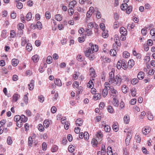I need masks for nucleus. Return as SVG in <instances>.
Listing matches in <instances>:
<instances>
[{"instance_id":"obj_58","label":"nucleus","mask_w":155,"mask_h":155,"mask_svg":"<svg viewBox=\"0 0 155 155\" xmlns=\"http://www.w3.org/2000/svg\"><path fill=\"white\" fill-rule=\"evenodd\" d=\"M73 86L74 88H77L79 86V82L76 81L74 82L73 84Z\"/></svg>"},{"instance_id":"obj_27","label":"nucleus","mask_w":155,"mask_h":155,"mask_svg":"<svg viewBox=\"0 0 155 155\" xmlns=\"http://www.w3.org/2000/svg\"><path fill=\"white\" fill-rule=\"evenodd\" d=\"M27 42L26 38L25 37H22L21 39V45L22 46H24Z\"/></svg>"},{"instance_id":"obj_48","label":"nucleus","mask_w":155,"mask_h":155,"mask_svg":"<svg viewBox=\"0 0 155 155\" xmlns=\"http://www.w3.org/2000/svg\"><path fill=\"white\" fill-rule=\"evenodd\" d=\"M113 98L114 101V102L113 103V104L115 106H117L118 105V101L117 100V97H114V98Z\"/></svg>"},{"instance_id":"obj_29","label":"nucleus","mask_w":155,"mask_h":155,"mask_svg":"<svg viewBox=\"0 0 155 155\" xmlns=\"http://www.w3.org/2000/svg\"><path fill=\"white\" fill-rule=\"evenodd\" d=\"M33 143V139L31 137H30L28 138V146H29L30 147H31L32 146Z\"/></svg>"},{"instance_id":"obj_14","label":"nucleus","mask_w":155,"mask_h":155,"mask_svg":"<svg viewBox=\"0 0 155 155\" xmlns=\"http://www.w3.org/2000/svg\"><path fill=\"white\" fill-rule=\"evenodd\" d=\"M150 130V129L148 127H144L142 130V132L144 135H146L149 133Z\"/></svg>"},{"instance_id":"obj_2","label":"nucleus","mask_w":155,"mask_h":155,"mask_svg":"<svg viewBox=\"0 0 155 155\" xmlns=\"http://www.w3.org/2000/svg\"><path fill=\"white\" fill-rule=\"evenodd\" d=\"M120 8L123 10H127L126 13L128 14H130L132 10V7L131 6L128 7L127 4L126 3L121 4Z\"/></svg>"},{"instance_id":"obj_39","label":"nucleus","mask_w":155,"mask_h":155,"mask_svg":"<svg viewBox=\"0 0 155 155\" xmlns=\"http://www.w3.org/2000/svg\"><path fill=\"white\" fill-rule=\"evenodd\" d=\"M84 139L86 140H87L89 138V134L87 132H85L84 134Z\"/></svg>"},{"instance_id":"obj_17","label":"nucleus","mask_w":155,"mask_h":155,"mask_svg":"<svg viewBox=\"0 0 155 155\" xmlns=\"http://www.w3.org/2000/svg\"><path fill=\"white\" fill-rule=\"evenodd\" d=\"M134 61L133 59H130L128 62V67L131 69L134 65Z\"/></svg>"},{"instance_id":"obj_22","label":"nucleus","mask_w":155,"mask_h":155,"mask_svg":"<svg viewBox=\"0 0 155 155\" xmlns=\"http://www.w3.org/2000/svg\"><path fill=\"white\" fill-rule=\"evenodd\" d=\"M89 72L90 73V74L91 77H93V78H94L95 77V73L94 69L93 68L91 67L90 68Z\"/></svg>"},{"instance_id":"obj_7","label":"nucleus","mask_w":155,"mask_h":155,"mask_svg":"<svg viewBox=\"0 0 155 155\" xmlns=\"http://www.w3.org/2000/svg\"><path fill=\"white\" fill-rule=\"evenodd\" d=\"M96 139L98 140V141L100 143L102 140L103 134L101 130H98L96 134Z\"/></svg>"},{"instance_id":"obj_13","label":"nucleus","mask_w":155,"mask_h":155,"mask_svg":"<svg viewBox=\"0 0 155 155\" xmlns=\"http://www.w3.org/2000/svg\"><path fill=\"white\" fill-rule=\"evenodd\" d=\"M120 34L123 36H126L127 35V30L124 27H121L120 29Z\"/></svg>"},{"instance_id":"obj_49","label":"nucleus","mask_w":155,"mask_h":155,"mask_svg":"<svg viewBox=\"0 0 155 155\" xmlns=\"http://www.w3.org/2000/svg\"><path fill=\"white\" fill-rule=\"evenodd\" d=\"M79 14L78 12H75L74 15V20H78L79 19Z\"/></svg>"},{"instance_id":"obj_9","label":"nucleus","mask_w":155,"mask_h":155,"mask_svg":"<svg viewBox=\"0 0 155 155\" xmlns=\"http://www.w3.org/2000/svg\"><path fill=\"white\" fill-rule=\"evenodd\" d=\"M127 136L125 140L126 144L127 145H129L130 140L131 138L132 133L130 132H128L127 133Z\"/></svg>"},{"instance_id":"obj_23","label":"nucleus","mask_w":155,"mask_h":155,"mask_svg":"<svg viewBox=\"0 0 155 155\" xmlns=\"http://www.w3.org/2000/svg\"><path fill=\"white\" fill-rule=\"evenodd\" d=\"M144 74L143 72L140 71L137 74V77L140 80L143 79L144 77Z\"/></svg>"},{"instance_id":"obj_19","label":"nucleus","mask_w":155,"mask_h":155,"mask_svg":"<svg viewBox=\"0 0 155 155\" xmlns=\"http://www.w3.org/2000/svg\"><path fill=\"white\" fill-rule=\"evenodd\" d=\"M150 33L152 35V38L153 41H155V29L153 28L151 30Z\"/></svg>"},{"instance_id":"obj_60","label":"nucleus","mask_w":155,"mask_h":155,"mask_svg":"<svg viewBox=\"0 0 155 155\" xmlns=\"http://www.w3.org/2000/svg\"><path fill=\"white\" fill-rule=\"evenodd\" d=\"M74 147L70 145L68 147V151L71 153H72L74 151Z\"/></svg>"},{"instance_id":"obj_52","label":"nucleus","mask_w":155,"mask_h":155,"mask_svg":"<svg viewBox=\"0 0 155 155\" xmlns=\"http://www.w3.org/2000/svg\"><path fill=\"white\" fill-rule=\"evenodd\" d=\"M58 147L56 145H54L52 148L51 151L53 152H56L58 150Z\"/></svg>"},{"instance_id":"obj_56","label":"nucleus","mask_w":155,"mask_h":155,"mask_svg":"<svg viewBox=\"0 0 155 155\" xmlns=\"http://www.w3.org/2000/svg\"><path fill=\"white\" fill-rule=\"evenodd\" d=\"M103 31V32L102 33V36L104 38H106L108 36V35L107 33V32L106 31H105V30Z\"/></svg>"},{"instance_id":"obj_34","label":"nucleus","mask_w":155,"mask_h":155,"mask_svg":"<svg viewBox=\"0 0 155 155\" xmlns=\"http://www.w3.org/2000/svg\"><path fill=\"white\" fill-rule=\"evenodd\" d=\"M26 19L28 21H30L32 18V14L31 12L28 13L26 15Z\"/></svg>"},{"instance_id":"obj_20","label":"nucleus","mask_w":155,"mask_h":155,"mask_svg":"<svg viewBox=\"0 0 155 155\" xmlns=\"http://www.w3.org/2000/svg\"><path fill=\"white\" fill-rule=\"evenodd\" d=\"M20 121H22V123L26 122L28 120V118L24 115H21L20 116Z\"/></svg>"},{"instance_id":"obj_50","label":"nucleus","mask_w":155,"mask_h":155,"mask_svg":"<svg viewBox=\"0 0 155 155\" xmlns=\"http://www.w3.org/2000/svg\"><path fill=\"white\" fill-rule=\"evenodd\" d=\"M144 60L145 63H147L150 61V58L149 56H146L145 57Z\"/></svg>"},{"instance_id":"obj_41","label":"nucleus","mask_w":155,"mask_h":155,"mask_svg":"<svg viewBox=\"0 0 155 155\" xmlns=\"http://www.w3.org/2000/svg\"><path fill=\"white\" fill-rule=\"evenodd\" d=\"M52 57L51 56H48L46 60L48 64H50L52 62Z\"/></svg>"},{"instance_id":"obj_26","label":"nucleus","mask_w":155,"mask_h":155,"mask_svg":"<svg viewBox=\"0 0 155 155\" xmlns=\"http://www.w3.org/2000/svg\"><path fill=\"white\" fill-rule=\"evenodd\" d=\"M77 4V2L75 0L70 2L69 4V7L71 8H73L75 5Z\"/></svg>"},{"instance_id":"obj_24","label":"nucleus","mask_w":155,"mask_h":155,"mask_svg":"<svg viewBox=\"0 0 155 155\" xmlns=\"http://www.w3.org/2000/svg\"><path fill=\"white\" fill-rule=\"evenodd\" d=\"M91 143L92 145L94 147L96 146L98 143H101V142L99 143V142L98 141V140L94 138H93L92 139Z\"/></svg>"},{"instance_id":"obj_44","label":"nucleus","mask_w":155,"mask_h":155,"mask_svg":"<svg viewBox=\"0 0 155 155\" xmlns=\"http://www.w3.org/2000/svg\"><path fill=\"white\" fill-rule=\"evenodd\" d=\"M107 110L108 112L110 113H112L114 111L113 109L111 106H108Z\"/></svg>"},{"instance_id":"obj_47","label":"nucleus","mask_w":155,"mask_h":155,"mask_svg":"<svg viewBox=\"0 0 155 155\" xmlns=\"http://www.w3.org/2000/svg\"><path fill=\"white\" fill-rule=\"evenodd\" d=\"M16 6L18 9H21L23 8V5L21 2H19L17 3Z\"/></svg>"},{"instance_id":"obj_37","label":"nucleus","mask_w":155,"mask_h":155,"mask_svg":"<svg viewBox=\"0 0 155 155\" xmlns=\"http://www.w3.org/2000/svg\"><path fill=\"white\" fill-rule=\"evenodd\" d=\"M107 153L108 155H113V154L111 147H108Z\"/></svg>"},{"instance_id":"obj_31","label":"nucleus","mask_w":155,"mask_h":155,"mask_svg":"<svg viewBox=\"0 0 155 155\" xmlns=\"http://www.w3.org/2000/svg\"><path fill=\"white\" fill-rule=\"evenodd\" d=\"M49 124L50 122L48 120H44L43 125L45 128H48L49 127Z\"/></svg>"},{"instance_id":"obj_10","label":"nucleus","mask_w":155,"mask_h":155,"mask_svg":"<svg viewBox=\"0 0 155 155\" xmlns=\"http://www.w3.org/2000/svg\"><path fill=\"white\" fill-rule=\"evenodd\" d=\"M114 72L112 70L109 73V83H110V84H112V82L114 81L113 80L114 78Z\"/></svg>"},{"instance_id":"obj_8","label":"nucleus","mask_w":155,"mask_h":155,"mask_svg":"<svg viewBox=\"0 0 155 155\" xmlns=\"http://www.w3.org/2000/svg\"><path fill=\"white\" fill-rule=\"evenodd\" d=\"M87 27L89 29L94 28V29L97 30L98 28V26L94 22H89L87 24Z\"/></svg>"},{"instance_id":"obj_43","label":"nucleus","mask_w":155,"mask_h":155,"mask_svg":"<svg viewBox=\"0 0 155 155\" xmlns=\"http://www.w3.org/2000/svg\"><path fill=\"white\" fill-rule=\"evenodd\" d=\"M38 127V129L40 131L42 132L44 130V127L41 124H39Z\"/></svg>"},{"instance_id":"obj_12","label":"nucleus","mask_w":155,"mask_h":155,"mask_svg":"<svg viewBox=\"0 0 155 155\" xmlns=\"http://www.w3.org/2000/svg\"><path fill=\"white\" fill-rule=\"evenodd\" d=\"M114 41L115 43L119 46H120L121 44L119 39V37L117 35H115L114 36Z\"/></svg>"},{"instance_id":"obj_62","label":"nucleus","mask_w":155,"mask_h":155,"mask_svg":"<svg viewBox=\"0 0 155 155\" xmlns=\"http://www.w3.org/2000/svg\"><path fill=\"white\" fill-rule=\"evenodd\" d=\"M46 18L48 19H49L51 18V14L49 12H46L45 14Z\"/></svg>"},{"instance_id":"obj_32","label":"nucleus","mask_w":155,"mask_h":155,"mask_svg":"<svg viewBox=\"0 0 155 155\" xmlns=\"http://www.w3.org/2000/svg\"><path fill=\"white\" fill-rule=\"evenodd\" d=\"M32 60L34 62H37L39 60L38 55L37 54L35 55L32 57Z\"/></svg>"},{"instance_id":"obj_63","label":"nucleus","mask_w":155,"mask_h":155,"mask_svg":"<svg viewBox=\"0 0 155 155\" xmlns=\"http://www.w3.org/2000/svg\"><path fill=\"white\" fill-rule=\"evenodd\" d=\"M6 30H3L2 31L1 36L3 38H5L6 37Z\"/></svg>"},{"instance_id":"obj_54","label":"nucleus","mask_w":155,"mask_h":155,"mask_svg":"<svg viewBox=\"0 0 155 155\" xmlns=\"http://www.w3.org/2000/svg\"><path fill=\"white\" fill-rule=\"evenodd\" d=\"M122 62H120V61H118L117 63V67L118 69H120L122 67Z\"/></svg>"},{"instance_id":"obj_36","label":"nucleus","mask_w":155,"mask_h":155,"mask_svg":"<svg viewBox=\"0 0 155 155\" xmlns=\"http://www.w3.org/2000/svg\"><path fill=\"white\" fill-rule=\"evenodd\" d=\"M110 54L111 56H114L116 55L117 52L115 50L112 49L110 51Z\"/></svg>"},{"instance_id":"obj_5","label":"nucleus","mask_w":155,"mask_h":155,"mask_svg":"<svg viewBox=\"0 0 155 155\" xmlns=\"http://www.w3.org/2000/svg\"><path fill=\"white\" fill-rule=\"evenodd\" d=\"M109 94L111 97H112L113 98L114 97H117L118 95V93L117 91L114 89V87H110V89Z\"/></svg>"},{"instance_id":"obj_11","label":"nucleus","mask_w":155,"mask_h":155,"mask_svg":"<svg viewBox=\"0 0 155 155\" xmlns=\"http://www.w3.org/2000/svg\"><path fill=\"white\" fill-rule=\"evenodd\" d=\"M20 97V96L19 94L17 93L14 94L12 96V102H16Z\"/></svg>"},{"instance_id":"obj_46","label":"nucleus","mask_w":155,"mask_h":155,"mask_svg":"<svg viewBox=\"0 0 155 155\" xmlns=\"http://www.w3.org/2000/svg\"><path fill=\"white\" fill-rule=\"evenodd\" d=\"M55 19L58 21H61L62 19V18L60 14H57L55 15Z\"/></svg>"},{"instance_id":"obj_21","label":"nucleus","mask_w":155,"mask_h":155,"mask_svg":"<svg viewBox=\"0 0 155 155\" xmlns=\"http://www.w3.org/2000/svg\"><path fill=\"white\" fill-rule=\"evenodd\" d=\"M83 121L81 119L79 118L76 121V124L77 126H80L82 124Z\"/></svg>"},{"instance_id":"obj_51","label":"nucleus","mask_w":155,"mask_h":155,"mask_svg":"<svg viewBox=\"0 0 155 155\" xmlns=\"http://www.w3.org/2000/svg\"><path fill=\"white\" fill-rule=\"evenodd\" d=\"M138 82V79L137 78H134L131 81V83L135 85Z\"/></svg>"},{"instance_id":"obj_64","label":"nucleus","mask_w":155,"mask_h":155,"mask_svg":"<svg viewBox=\"0 0 155 155\" xmlns=\"http://www.w3.org/2000/svg\"><path fill=\"white\" fill-rule=\"evenodd\" d=\"M47 144L45 142H44L42 144V148L43 150H46Z\"/></svg>"},{"instance_id":"obj_16","label":"nucleus","mask_w":155,"mask_h":155,"mask_svg":"<svg viewBox=\"0 0 155 155\" xmlns=\"http://www.w3.org/2000/svg\"><path fill=\"white\" fill-rule=\"evenodd\" d=\"M12 65L15 67L17 66L19 63V61L16 59L14 58L12 61Z\"/></svg>"},{"instance_id":"obj_57","label":"nucleus","mask_w":155,"mask_h":155,"mask_svg":"<svg viewBox=\"0 0 155 155\" xmlns=\"http://www.w3.org/2000/svg\"><path fill=\"white\" fill-rule=\"evenodd\" d=\"M68 12L70 15H72L74 13L73 8H70L68 10Z\"/></svg>"},{"instance_id":"obj_4","label":"nucleus","mask_w":155,"mask_h":155,"mask_svg":"<svg viewBox=\"0 0 155 155\" xmlns=\"http://www.w3.org/2000/svg\"><path fill=\"white\" fill-rule=\"evenodd\" d=\"M122 80L123 79L121 78V76L120 75H117L115 76L113 80L114 81L112 82V84L114 85L116 84L118 86H120Z\"/></svg>"},{"instance_id":"obj_59","label":"nucleus","mask_w":155,"mask_h":155,"mask_svg":"<svg viewBox=\"0 0 155 155\" xmlns=\"http://www.w3.org/2000/svg\"><path fill=\"white\" fill-rule=\"evenodd\" d=\"M136 89L134 88H133L131 90V95L134 97L136 95Z\"/></svg>"},{"instance_id":"obj_3","label":"nucleus","mask_w":155,"mask_h":155,"mask_svg":"<svg viewBox=\"0 0 155 155\" xmlns=\"http://www.w3.org/2000/svg\"><path fill=\"white\" fill-rule=\"evenodd\" d=\"M104 85V88L103 90L102 93V96L104 97L107 96L108 93V91L110 88V83L108 82H105Z\"/></svg>"},{"instance_id":"obj_33","label":"nucleus","mask_w":155,"mask_h":155,"mask_svg":"<svg viewBox=\"0 0 155 155\" xmlns=\"http://www.w3.org/2000/svg\"><path fill=\"white\" fill-rule=\"evenodd\" d=\"M26 48L28 51H31L32 49L31 45L30 43H27L26 46Z\"/></svg>"},{"instance_id":"obj_42","label":"nucleus","mask_w":155,"mask_h":155,"mask_svg":"<svg viewBox=\"0 0 155 155\" xmlns=\"http://www.w3.org/2000/svg\"><path fill=\"white\" fill-rule=\"evenodd\" d=\"M123 56L124 58H128L130 56V54L128 52L125 51L123 53Z\"/></svg>"},{"instance_id":"obj_55","label":"nucleus","mask_w":155,"mask_h":155,"mask_svg":"<svg viewBox=\"0 0 155 155\" xmlns=\"http://www.w3.org/2000/svg\"><path fill=\"white\" fill-rule=\"evenodd\" d=\"M147 117L148 119L150 120H152L153 118V116L151 113H149L148 114Z\"/></svg>"},{"instance_id":"obj_35","label":"nucleus","mask_w":155,"mask_h":155,"mask_svg":"<svg viewBox=\"0 0 155 155\" xmlns=\"http://www.w3.org/2000/svg\"><path fill=\"white\" fill-rule=\"evenodd\" d=\"M87 86L89 88H93V87L94 86V84L93 82L91 81V80H90L88 83Z\"/></svg>"},{"instance_id":"obj_30","label":"nucleus","mask_w":155,"mask_h":155,"mask_svg":"<svg viewBox=\"0 0 155 155\" xmlns=\"http://www.w3.org/2000/svg\"><path fill=\"white\" fill-rule=\"evenodd\" d=\"M104 129L106 132H109L110 131L111 128L110 126L107 125H105Z\"/></svg>"},{"instance_id":"obj_25","label":"nucleus","mask_w":155,"mask_h":155,"mask_svg":"<svg viewBox=\"0 0 155 155\" xmlns=\"http://www.w3.org/2000/svg\"><path fill=\"white\" fill-rule=\"evenodd\" d=\"M121 89L123 93L126 94L128 91V87L125 85L122 86Z\"/></svg>"},{"instance_id":"obj_61","label":"nucleus","mask_w":155,"mask_h":155,"mask_svg":"<svg viewBox=\"0 0 155 155\" xmlns=\"http://www.w3.org/2000/svg\"><path fill=\"white\" fill-rule=\"evenodd\" d=\"M36 26L38 28L40 29L41 28L42 25L41 23L39 21H38L36 24Z\"/></svg>"},{"instance_id":"obj_6","label":"nucleus","mask_w":155,"mask_h":155,"mask_svg":"<svg viewBox=\"0 0 155 155\" xmlns=\"http://www.w3.org/2000/svg\"><path fill=\"white\" fill-rule=\"evenodd\" d=\"M20 116L18 115H16L14 117V121L17 122V126L19 127H21L23 124L22 121H20Z\"/></svg>"},{"instance_id":"obj_45","label":"nucleus","mask_w":155,"mask_h":155,"mask_svg":"<svg viewBox=\"0 0 155 155\" xmlns=\"http://www.w3.org/2000/svg\"><path fill=\"white\" fill-rule=\"evenodd\" d=\"M101 97V95L99 94H95L94 97V99L95 100H97L99 99H100Z\"/></svg>"},{"instance_id":"obj_40","label":"nucleus","mask_w":155,"mask_h":155,"mask_svg":"<svg viewBox=\"0 0 155 155\" xmlns=\"http://www.w3.org/2000/svg\"><path fill=\"white\" fill-rule=\"evenodd\" d=\"M90 29H89V28H87L85 30L86 32L87 33V35L88 36H90L92 34V31L91 30H90Z\"/></svg>"},{"instance_id":"obj_15","label":"nucleus","mask_w":155,"mask_h":155,"mask_svg":"<svg viewBox=\"0 0 155 155\" xmlns=\"http://www.w3.org/2000/svg\"><path fill=\"white\" fill-rule=\"evenodd\" d=\"M54 82L55 84L58 86H61L62 85V84L61 80L59 79H54Z\"/></svg>"},{"instance_id":"obj_28","label":"nucleus","mask_w":155,"mask_h":155,"mask_svg":"<svg viewBox=\"0 0 155 155\" xmlns=\"http://www.w3.org/2000/svg\"><path fill=\"white\" fill-rule=\"evenodd\" d=\"M124 121L126 124H128L130 121V118L128 117V115H125L124 118Z\"/></svg>"},{"instance_id":"obj_18","label":"nucleus","mask_w":155,"mask_h":155,"mask_svg":"<svg viewBox=\"0 0 155 155\" xmlns=\"http://www.w3.org/2000/svg\"><path fill=\"white\" fill-rule=\"evenodd\" d=\"M34 80H32L31 82L28 85L29 89V90H33L34 88Z\"/></svg>"},{"instance_id":"obj_38","label":"nucleus","mask_w":155,"mask_h":155,"mask_svg":"<svg viewBox=\"0 0 155 155\" xmlns=\"http://www.w3.org/2000/svg\"><path fill=\"white\" fill-rule=\"evenodd\" d=\"M117 123H114L112 126V128L115 132H117L118 130V126L117 125Z\"/></svg>"},{"instance_id":"obj_53","label":"nucleus","mask_w":155,"mask_h":155,"mask_svg":"<svg viewBox=\"0 0 155 155\" xmlns=\"http://www.w3.org/2000/svg\"><path fill=\"white\" fill-rule=\"evenodd\" d=\"M7 142L8 145H10L12 144V140L11 137H8L7 139Z\"/></svg>"},{"instance_id":"obj_1","label":"nucleus","mask_w":155,"mask_h":155,"mask_svg":"<svg viewBox=\"0 0 155 155\" xmlns=\"http://www.w3.org/2000/svg\"><path fill=\"white\" fill-rule=\"evenodd\" d=\"M90 47L87 48V50L85 51V56L88 57L91 61L93 60L95 58L94 54H93L94 52H97L98 49L97 45H94L92 43H90L89 44Z\"/></svg>"}]
</instances>
